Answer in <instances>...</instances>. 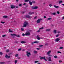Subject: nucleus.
Segmentation results:
<instances>
[{
    "instance_id": "49530a36",
    "label": "nucleus",
    "mask_w": 64,
    "mask_h": 64,
    "mask_svg": "<svg viewBox=\"0 0 64 64\" xmlns=\"http://www.w3.org/2000/svg\"><path fill=\"white\" fill-rule=\"evenodd\" d=\"M49 6H50V7H51V6H52V5L51 4H50L49 5Z\"/></svg>"
},
{
    "instance_id": "6e6d98bb",
    "label": "nucleus",
    "mask_w": 64,
    "mask_h": 64,
    "mask_svg": "<svg viewBox=\"0 0 64 64\" xmlns=\"http://www.w3.org/2000/svg\"><path fill=\"white\" fill-rule=\"evenodd\" d=\"M22 35V36H24L25 34H23Z\"/></svg>"
},
{
    "instance_id": "338daca9",
    "label": "nucleus",
    "mask_w": 64,
    "mask_h": 64,
    "mask_svg": "<svg viewBox=\"0 0 64 64\" xmlns=\"http://www.w3.org/2000/svg\"><path fill=\"white\" fill-rule=\"evenodd\" d=\"M16 1H17V2H18V0H16Z\"/></svg>"
},
{
    "instance_id": "aec40b11",
    "label": "nucleus",
    "mask_w": 64,
    "mask_h": 64,
    "mask_svg": "<svg viewBox=\"0 0 64 64\" xmlns=\"http://www.w3.org/2000/svg\"><path fill=\"white\" fill-rule=\"evenodd\" d=\"M25 2H28L29 1V2H31V0H25Z\"/></svg>"
},
{
    "instance_id": "7c9ffc66",
    "label": "nucleus",
    "mask_w": 64,
    "mask_h": 64,
    "mask_svg": "<svg viewBox=\"0 0 64 64\" xmlns=\"http://www.w3.org/2000/svg\"><path fill=\"white\" fill-rule=\"evenodd\" d=\"M63 47H60V49H63Z\"/></svg>"
},
{
    "instance_id": "a18cd8bd",
    "label": "nucleus",
    "mask_w": 64,
    "mask_h": 64,
    "mask_svg": "<svg viewBox=\"0 0 64 64\" xmlns=\"http://www.w3.org/2000/svg\"><path fill=\"white\" fill-rule=\"evenodd\" d=\"M19 6H20V7H21V6H22V4H20L19 5Z\"/></svg>"
},
{
    "instance_id": "e433bc0d",
    "label": "nucleus",
    "mask_w": 64,
    "mask_h": 64,
    "mask_svg": "<svg viewBox=\"0 0 64 64\" xmlns=\"http://www.w3.org/2000/svg\"><path fill=\"white\" fill-rule=\"evenodd\" d=\"M1 23H2V24H4L5 23V22H1Z\"/></svg>"
},
{
    "instance_id": "f3484780",
    "label": "nucleus",
    "mask_w": 64,
    "mask_h": 64,
    "mask_svg": "<svg viewBox=\"0 0 64 64\" xmlns=\"http://www.w3.org/2000/svg\"><path fill=\"white\" fill-rule=\"evenodd\" d=\"M54 7H55L56 8H59V7L58 6H56V5H54Z\"/></svg>"
},
{
    "instance_id": "e2e57ef3",
    "label": "nucleus",
    "mask_w": 64,
    "mask_h": 64,
    "mask_svg": "<svg viewBox=\"0 0 64 64\" xmlns=\"http://www.w3.org/2000/svg\"><path fill=\"white\" fill-rule=\"evenodd\" d=\"M25 13V12H22V14H24V13Z\"/></svg>"
},
{
    "instance_id": "a19ab883",
    "label": "nucleus",
    "mask_w": 64,
    "mask_h": 64,
    "mask_svg": "<svg viewBox=\"0 0 64 64\" xmlns=\"http://www.w3.org/2000/svg\"><path fill=\"white\" fill-rule=\"evenodd\" d=\"M28 14L30 15H32V12H30L28 13Z\"/></svg>"
},
{
    "instance_id": "c03bdc74",
    "label": "nucleus",
    "mask_w": 64,
    "mask_h": 64,
    "mask_svg": "<svg viewBox=\"0 0 64 64\" xmlns=\"http://www.w3.org/2000/svg\"><path fill=\"white\" fill-rule=\"evenodd\" d=\"M37 32H40V30H38L36 31Z\"/></svg>"
},
{
    "instance_id": "4c0bfd02",
    "label": "nucleus",
    "mask_w": 64,
    "mask_h": 64,
    "mask_svg": "<svg viewBox=\"0 0 64 64\" xmlns=\"http://www.w3.org/2000/svg\"><path fill=\"white\" fill-rule=\"evenodd\" d=\"M4 63V62H2L0 63V64H3Z\"/></svg>"
},
{
    "instance_id": "1a4fd4ad",
    "label": "nucleus",
    "mask_w": 64,
    "mask_h": 64,
    "mask_svg": "<svg viewBox=\"0 0 64 64\" xmlns=\"http://www.w3.org/2000/svg\"><path fill=\"white\" fill-rule=\"evenodd\" d=\"M26 36H29L30 35V32H26Z\"/></svg>"
},
{
    "instance_id": "0eeeda50",
    "label": "nucleus",
    "mask_w": 64,
    "mask_h": 64,
    "mask_svg": "<svg viewBox=\"0 0 64 64\" xmlns=\"http://www.w3.org/2000/svg\"><path fill=\"white\" fill-rule=\"evenodd\" d=\"M5 57L6 59H8V58H10V56H8V55H7V54H6V55L5 56Z\"/></svg>"
},
{
    "instance_id": "39448f33",
    "label": "nucleus",
    "mask_w": 64,
    "mask_h": 64,
    "mask_svg": "<svg viewBox=\"0 0 64 64\" xmlns=\"http://www.w3.org/2000/svg\"><path fill=\"white\" fill-rule=\"evenodd\" d=\"M41 20H42V18L38 19L36 21V23H40V21H41Z\"/></svg>"
},
{
    "instance_id": "cd10ccee",
    "label": "nucleus",
    "mask_w": 64,
    "mask_h": 64,
    "mask_svg": "<svg viewBox=\"0 0 64 64\" xmlns=\"http://www.w3.org/2000/svg\"><path fill=\"white\" fill-rule=\"evenodd\" d=\"M46 31H50V29H46Z\"/></svg>"
},
{
    "instance_id": "37998d69",
    "label": "nucleus",
    "mask_w": 64,
    "mask_h": 64,
    "mask_svg": "<svg viewBox=\"0 0 64 64\" xmlns=\"http://www.w3.org/2000/svg\"><path fill=\"white\" fill-rule=\"evenodd\" d=\"M32 3H35V1H32Z\"/></svg>"
},
{
    "instance_id": "9b49d317",
    "label": "nucleus",
    "mask_w": 64,
    "mask_h": 64,
    "mask_svg": "<svg viewBox=\"0 0 64 64\" xmlns=\"http://www.w3.org/2000/svg\"><path fill=\"white\" fill-rule=\"evenodd\" d=\"M34 43H38V42H37L36 41H35L34 42H32L31 43L32 44V45H33L34 44Z\"/></svg>"
},
{
    "instance_id": "f257e3e1",
    "label": "nucleus",
    "mask_w": 64,
    "mask_h": 64,
    "mask_svg": "<svg viewBox=\"0 0 64 64\" xmlns=\"http://www.w3.org/2000/svg\"><path fill=\"white\" fill-rule=\"evenodd\" d=\"M28 24V22H25L23 24V27H26V26H27Z\"/></svg>"
},
{
    "instance_id": "603ef678",
    "label": "nucleus",
    "mask_w": 64,
    "mask_h": 64,
    "mask_svg": "<svg viewBox=\"0 0 64 64\" xmlns=\"http://www.w3.org/2000/svg\"><path fill=\"white\" fill-rule=\"evenodd\" d=\"M5 36H6V35H2V37H5Z\"/></svg>"
},
{
    "instance_id": "de8ad7c7",
    "label": "nucleus",
    "mask_w": 64,
    "mask_h": 64,
    "mask_svg": "<svg viewBox=\"0 0 64 64\" xmlns=\"http://www.w3.org/2000/svg\"><path fill=\"white\" fill-rule=\"evenodd\" d=\"M18 50V51H20V50H21V48L19 49Z\"/></svg>"
},
{
    "instance_id": "5701e85b",
    "label": "nucleus",
    "mask_w": 64,
    "mask_h": 64,
    "mask_svg": "<svg viewBox=\"0 0 64 64\" xmlns=\"http://www.w3.org/2000/svg\"><path fill=\"white\" fill-rule=\"evenodd\" d=\"M21 31H23L24 30V29L23 28H21Z\"/></svg>"
},
{
    "instance_id": "052dcab7",
    "label": "nucleus",
    "mask_w": 64,
    "mask_h": 64,
    "mask_svg": "<svg viewBox=\"0 0 64 64\" xmlns=\"http://www.w3.org/2000/svg\"><path fill=\"white\" fill-rule=\"evenodd\" d=\"M23 5H26V3H24V4H23Z\"/></svg>"
},
{
    "instance_id": "ea45409f",
    "label": "nucleus",
    "mask_w": 64,
    "mask_h": 64,
    "mask_svg": "<svg viewBox=\"0 0 64 64\" xmlns=\"http://www.w3.org/2000/svg\"><path fill=\"white\" fill-rule=\"evenodd\" d=\"M38 62V61H36L34 62V63H37V62Z\"/></svg>"
},
{
    "instance_id": "7ed1b4c3",
    "label": "nucleus",
    "mask_w": 64,
    "mask_h": 64,
    "mask_svg": "<svg viewBox=\"0 0 64 64\" xmlns=\"http://www.w3.org/2000/svg\"><path fill=\"white\" fill-rule=\"evenodd\" d=\"M11 35L12 36H16L17 37H20V36L19 35H17L16 34H11Z\"/></svg>"
},
{
    "instance_id": "72a5a7b5",
    "label": "nucleus",
    "mask_w": 64,
    "mask_h": 64,
    "mask_svg": "<svg viewBox=\"0 0 64 64\" xmlns=\"http://www.w3.org/2000/svg\"><path fill=\"white\" fill-rule=\"evenodd\" d=\"M9 50H7L6 51V52H9Z\"/></svg>"
},
{
    "instance_id": "423d86ee",
    "label": "nucleus",
    "mask_w": 64,
    "mask_h": 64,
    "mask_svg": "<svg viewBox=\"0 0 64 64\" xmlns=\"http://www.w3.org/2000/svg\"><path fill=\"white\" fill-rule=\"evenodd\" d=\"M48 57H48H46V58L48 60V61H51V58L50 57Z\"/></svg>"
},
{
    "instance_id": "9d476101",
    "label": "nucleus",
    "mask_w": 64,
    "mask_h": 64,
    "mask_svg": "<svg viewBox=\"0 0 64 64\" xmlns=\"http://www.w3.org/2000/svg\"><path fill=\"white\" fill-rule=\"evenodd\" d=\"M25 16L26 18H31V16L29 15H26Z\"/></svg>"
},
{
    "instance_id": "2f4dec72",
    "label": "nucleus",
    "mask_w": 64,
    "mask_h": 64,
    "mask_svg": "<svg viewBox=\"0 0 64 64\" xmlns=\"http://www.w3.org/2000/svg\"><path fill=\"white\" fill-rule=\"evenodd\" d=\"M54 58H57V56H54Z\"/></svg>"
},
{
    "instance_id": "20e7f679",
    "label": "nucleus",
    "mask_w": 64,
    "mask_h": 64,
    "mask_svg": "<svg viewBox=\"0 0 64 64\" xmlns=\"http://www.w3.org/2000/svg\"><path fill=\"white\" fill-rule=\"evenodd\" d=\"M26 54L27 56L28 57H29L30 56L29 55H31V54L30 53V52H28V51L26 52Z\"/></svg>"
},
{
    "instance_id": "f704fd0d",
    "label": "nucleus",
    "mask_w": 64,
    "mask_h": 64,
    "mask_svg": "<svg viewBox=\"0 0 64 64\" xmlns=\"http://www.w3.org/2000/svg\"><path fill=\"white\" fill-rule=\"evenodd\" d=\"M43 46V45H40L39 46V47H42V46Z\"/></svg>"
},
{
    "instance_id": "79ce46f5",
    "label": "nucleus",
    "mask_w": 64,
    "mask_h": 64,
    "mask_svg": "<svg viewBox=\"0 0 64 64\" xmlns=\"http://www.w3.org/2000/svg\"><path fill=\"white\" fill-rule=\"evenodd\" d=\"M3 54V53L2 52H0V55H2Z\"/></svg>"
},
{
    "instance_id": "0e129e2a",
    "label": "nucleus",
    "mask_w": 64,
    "mask_h": 64,
    "mask_svg": "<svg viewBox=\"0 0 64 64\" xmlns=\"http://www.w3.org/2000/svg\"><path fill=\"white\" fill-rule=\"evenodd\" d=\"M62 19H64V16L63 17V18H62Z\"/></svg>"
},
{
    "instance_id": "58836bf2",
    "label": "nucleus",
    "mask_w": 64,
    "mask_h": 64,
    "mask_svg": "<svg viewBox=\"0 0 64 64\" xmlns=\"http://www.w3.org/2000/svg\"><path fill=\"white\" fill-rule=\"evenodd\" d=\"M43 57H42L40 58V60H42V59H43Z\"/></svg>"
},
{
    "instance_id": "c9c22d12",
    "label": "nucleus",
    "mask_w": 64,
    "mask_h": 64,
    "mask_svg": "<svg viewBox=\"0 0 64 64\" xmlns=\"http://www.w3.org/2000/svg\"><path fill=\"white\" fill-rule=\"evenodd\" d=\"M32 9H33V10L35 9L34 8V7L32 6Z\"/></svg>"
},
{
    "instance_id": "680f3d73",
    "label": "nucleus",
    "mask_w": 64,
    "mask_h": 64,
    "mask_svg": "<svg viewBox=\"0 0 64 64\" xmlns=\"http://www.w3.org/2000/svg\"><path fill=\"white\" fill-rule=\"evenodd\" d=\"M36 49L37 50H39V48H37Z\"/></svg>"
},
{
    "instance_id": "c85d7f7f",
    "label": "nucleus",
    "mask_w": 64,
    "mask_h": 64,
    "mask_svg": "<svg viewBox=\"0 0 64 64\" xmlns=\"http://www.w3.org/2000/svg\"><path fill=\"white\" fill-rule=\"evenodd\" d=\"M18 54H16L15 55V57H18Z\"/></svg>"
},
{
    "instance_id": "ddd939ff",
    "label": "nucleus",
    "mask_w": 64,
    "mask_h": 64,
    "mask_svg": "<svg viewBox=\"0 0 64 64\" xmlns=\"http://www.w3.org/2000/svg\"><path fill=\"white\" fill-rule=\"evenodd\" d=\"M36 38H37L38 40H39L40 39V38L39 37V36L38 35H37L36 36Z\"/></svg>"
},
{
    "instance_id": "a211bd4d",
    "label": "nucleus",
    "mask_w": 64,
    "mask_h": 64,
    "mask_svg": "<svg viewBox=\"0 0 64 64\" xmlns=\"http://www.w3.org/2000/svg\"><path fill=\"white\" fill-rule=\"evenodd\" d=\"M43 59L45 61H47V60L46 59V58H45V56H44V57H43Z\"/></svg>"
},
{
    "instance_id": "4468645a",
    "label": "nucleus",
    "mask_w": 64,
    "mask_h": 64,
    "mask_svg": "<svg viewBox=\"0 0 64 64\" xmlns=\"http://www.w3.org/2000/svg\"><path fill=\"white\" fill-rule=\"evenodd\" d=\"M3 18H8V16H3Z\"/></svg>"
},
{
    "instance_id": "3c124183",
    "label": "nucleus",
    "mask_w": 64,
    "mask_h": 64,
    "mask_svg": "<svg viewBox=\"0 0 64 64\" xmlns=\"http://www.w3.org/2000/svg\"><path fill=\"white\" fill-rule=\"evenodd\" d=\"M59 36V34L57 35L56 36V37H58V36Z\"/></svg>"
},
{
    "instance_id": "bf43d9fd",
    "label": "nucleus",
    "mask_w": 64,
    "mask_h": 64,
    "mask_svg": "<svg viewBox=\"0 0 64 64\" xmlns=\"http://www.w3.org/2000/svg\"><path fill=\"white\" fill-rule=\"evenodd\" d=\"M44 18H46V16H44Z\"/></svg>"
},
{
    "instance_id": "8fccbe9b",
    "label": "nucleus",
    "mask_w": 64,
    "mask_h": 64,
    "mask_svg": "<svg viewBox=\"0 0 64 64\" xmlns=\"http://www.w3.org/2000/svg\"><path fill=\"white\" fill-rule=\"evenodd\" d=\"M57 13L58 14H59L60 13V12L59 11H58L57 12Z\"/></svg>"
},
{
    "instance_id": "5fc2aeb1",
    "label": "nucleus",
    "mask_w": 64,
    "mask_h": 64,
    "mask_svg": "<svg viewBox=\"0 0 64 64\" xmlns=\"http://www.w3.org/2000/svg\"><path fill=\"white\" fill-rule=\"evenodd\" d=\"M62 62V60H59V62H60H60Z\"/></svg>"
},
{
    "instance_id": "4d7b16f0",
    "label": "nucleus",
    "mask_w": 64,
    "mask_h": 64,
    "mask_svg": "<svg viewBox=\"0 0 64 64\" xmlns=\"http://www.w3.org/2000/svg\"><path fill=\"white\" fill-rule=\"evenodd\" d=\"M37 17V16H36L34 18V19H36V18Z\"/></svg>"
},
{
    "instance_id": "412c9836",
    "label": "nucleus",
    "mask_w": 64,
    "mask_h": 64,
    "mask_svg": "<svg viewBox=\"0 0 64 64\" xmlns=\"http://www.w3.org/2000/svg\"><path fill=\"white\" fill-rule=\"evenodd\" d=\"M14 62H14L15 64H16L17 63V62H18V60H15Z\"/></svg>"
},
{
    "instance_id": "f03ea898",
    "label": "nucleus",
    "mask_w": 64,
    "mask_h": 64,
    "mask_svg": "<svg viewBox=\"0 0 64 64\" xmlns=\"http://www.w3.org/2000/svg\"><path fill=\"white\" fill-rule=\"evenodd\" d=\"M51 50H50L48 52H47V54L48 55V57H49V56H50L51 57V56H52V55H49V54H50V53H51Z\"/></svg>"
},
{
    "instance_id": "473e14b6",
    "label": "nucleus",
    "mask_w": 64,
    "mask_h": 64,
    "mask_svg": "<svg viewBox=\"0 0 64 64\" xmlns=\"http://www.w3.org/2000/svg\"><path fill=\"white\" fill-rule=\"evenodd\" d=\"M44 28L42 27L41 28H40L39 29V30H41V29H44Z\"/></svg>"
},
{
    "instance_id": "c756f323",
    "label": "nucleus",
    "mask_w": 64,
    "mask_h": 64,
    "mask_svg": "<svg viewBox=\"0 0 64 64\" xmlns=\"http://www.w3.org/2000/svg\"><path fill=\"white\" fill-rule=\"evenodd\" d=\"M54 33H56V30H54Z\"/></svg>"
},
{
    "instance_id": "13d9d810",
    "label": "nucleus",
    "mask_w": 64,
    "mask_h": 64,
    "mask_svg": "<svg viewBox=\"0 0 64 64\" xmlns=\"http://www.w3.org/2000/svg\"><path fill=\"white\" fill-rule=\"evenodd\" d=\"M16 8H18V6H16Z\"/></svg>"
},
{
    "instance_id": "4be33fe9",
    "label": "nucleus",
    "mask_w": 64,
    "mask_h": 64,
    "mask_svg": "<svg viewBox=\"0 0 64 64\" xmlns=\"http://www.w3.org/2000/svg\"><path fill=\"white\" fill-rule=\"evenodd\" d=\"M52 15H56V13L54 12L52 13Z\"/></svg>"
},
{
    "instance_id": "774afa93",
    "label": "nucleus",
    "mask_w": 64,
    "mask_h": 64,
    "mask_svg": "<svg viewBox=\"0 0 64 64\" xmlns=\"http://www.w3.org/2000/svg\"><path fill=\"white\" fill-rule=\"evenodd\" d=\"M62 5L63 6H64V4H62Z\"/></svg>"
},
{
    "instance_id": "864d4df0",
    "label": "nucleus",
    "mask_w": 64,
    "mask_h": 64,
    "mask_svg": "<svg viewBox=\"0 0 64 64\" xmlns=\"http://www.w3.org/2000/svg\"><path fill=\"white\" fill-rule=\"evenodd\" d=\"M34 14V12H32V14Z\"/></svg>"
},
{
    "instance_id": "bb28decb",
    "label": "nucleus",
    "mask_w": 64,
    "mask_h": 64,
    "mask_svg": "<svg viewBox=\"0 0 64 64\" xmlns=\"http://www.w3.org/2000/svg\"><path fill=\"white\" fill-rule=\"evenodd\" d=\"M52 18H48V20H51Z\"/></svg>"
},
{
    "instance_id": "2eb2a0df",
    "label": "nucleus",
    "mask_w": 64,
    "mask_h": 64,
    "mask_svg": "<svg viewBox=\"0 0 64 64\" xmlns=\"http://www.w3.org/2000/svg\"><path fill=\"white\" fill-rule=\"evenodd\" d=\"M25 43H26V42L24 41H22L21 42V43L22 44H24Z\"/></svg>"
},
{
    "instance_id": "f8f14e48",
    "label": "nucleus",
    "mask_w": 64,
    "mask_h": 64,
    "mask_svg": "<svg viewBox=\"0 0 64 64\" xmlns=\"http://www.w3.org/2000/svg\"><path fill=\"white\" fill-rule=\"evenodd\" d=\"M59 38H56V39L55 40V41L56 42H58V41H59Z\"/></svg>"
},
{
    "instance_id": "a878e982",
    "label": "nucleus",
    "mask_w": 64,
    "mask_h": 64,
    "mask_svg": "<svg viewBox=\"0 0 64 64\" xmlns=\"http://www.w3.org/2000/svg\"><path fill=\"white\" fill-rule=\"evenodd\" d=\"M8 32H13V31H12L10 29L9 30Z\"/></svg>"
},
{
    "instance_id": "393cba45",
    "label": "nucleus",
    "mask_w": 64,
    "mask_h": 64,
    "mask_svg": "<svg viewBox=\"0 0 64 64\" xmlns=\"http://www.w3.org/2000/svg\"><path fill=\"white\" fill-rule=\"evenodd\" d=\"M34 9H38V7L37 6H35L34 7Z\"/></svg>"
},
{
    "instance_id": "dca6fc26",
    "label": "nucleus",
    "mask_w": 64,
    "mask_h": 64,
    "mask_svg": "<svg viewBox=\"0 0 64 64\" xmlns=\"http://www.w3.org/2000/svg\"><path fill=\"white\" fill-rule=\"evenodd\" d=\"M37 51L34 50V54H37Z\"/></svg>"
},
{
    "instance_id": "09e8293b",
    "label": "nucleus",
    "mask_w": 64,
    "mask_h": 64,
    "mask_svg": "<svg viewBox=\"0 0 64 64\" xmlns=\"http://www.w3.org/2000/svg\"><path fill=\"white\" fill-rule=\"evenodd\" d=\"M58 53H61V52H60L59 51H58Z\"/></svg>"
},
{
    "instance_id": "6ab92c4d",
    "label": "nucleus",
    "mask_w": 64,
    "mask_h": 64,
    "mask_svg": "<svg viewBox=\"0 0 64 64\" xmlns=\"http://www.w3.org/2000/svg\"><path fill=\"white\" fill-rule=\"evenodd\" d=\"M29 3L30 4V5H32V2H29Z\"/></svg>"
},
{
    "instance_id": "b1692460",
    "label": "nucleus",
    "mask_w": 64,
    "mask_h": 64,
    "mask_svg": "<svg viewBox=\"0 0 64 64\" xmlns=\"http://www.w3.org/2000/svg\"><path fill=\"white\" fill-rule=\"evenodd\" d=\"M62 0L60 1L59 2V4H60V3H62Z\"/></svg>"
},
{
    "instance_id": "6e6552de",
    "label": "nucleus",
    "mask_w": 64,
    "mask_h": 64,
    "mask_svg": "<svg viewBox=\"0 0 64 64\" xmlns=\"http://www.w3.org/2000/svg\"><path fill=\"white\" fill-rule=\"evenodd\" d=\"M10 8L12 9H14L15 8V6L14 5H12L10 6Z\"/></svg>"
},
{
    "instance_id": "69168bd1",
    "label": "nucleus",
    "mask_w": 64,
    "mask_h": 64,
    "mask_svg": "<svg viewBox=\"0 0 64 64\" xmlns=\"http://www.w3.org/2000/svg\"><path fill=\"white\" fill-rule=\"evenodd\" d=\"M22 51H25V50H22Z\"/></svg>"
}]
</instances>
